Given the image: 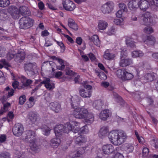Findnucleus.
<instances>
[{
	"label": "nucleus",
	"mask_w": 158,
	"mask_h": 158,
	"mask_svg": "<svg viewBox=\"0 0 158 158\" xmlns=\"http://www.w3.org/2000/svg\"><path fill=\"white\" fill-rule=\"evenodd\" d=\"M107 127L103 126L100 130L98 135L101 138L106 136L108 133V138L111 143L114 145H119L124 142L127 139L126 133L123 131L113 130L109 133Z\"/></svg>",
	"instance_id": "obj_1"
},
{
	"label": "nucleus",
	"mask_w": 158,
	"mask_h": 158,
	"mask_svg": "<svg viewBox=\"0 0 158 158\" xmlns=\"http://www.w3.org/2000/svg\"><path fill=\"white\" fill-rule=\"evenodd\" d=\"M21 135L22 140L29 143L30 148L32 151L36 152L39 151V146L35 143L36 137L35 131L31 130L26 131L23 132Z\"/></svg>",
	"instance_id": "obj_2"
},
{
	"label": "nucleus",
	"mask_w": 158,
	"mask_h": 158,
	"mask_svg": "<svg viewBox=\"0 0 158 158\" xmlns=\"http://www.w3.org/2000/svg\"><path fill=\"white\" fill-rule=\"evenodd\" d=\"M77 126L79 123L76 121H70L67 122L64 125L60 124L56 125L54 128V131L56 136H60L64 133H68L70 131H72L73 129V126Z\"/></svg>",
	"instance_id": "obj_3"
},
{
	"label": "nucleus",
	"mask_w": 158,
	"mask_h": 158,
	"mask_svg": "<svg viewBox=\"0 0 158 158\" xmlns=\"http://www.w3.org/2000/svg\"><path fill=\"white\" fill-rule=\"evenodd\" d=\"M88 112V110L84 107H77L73 112V116L78 119H83L87 115Z\"/></svg>",
	"instance_id": "obj_4"
},
{
	"label": "nucleus",
	"mask_w": 158,
	"mask_h": 158,
	"mask_svg": "<svg viewBox=\"0 0 158 158\" xmlns=\"http://www.w3.org/2000/svg\"><path fill=\"white\" fill-rule=\"evenodd\" d=\"M34 20L30 17H24L20 19V29H27L32 27Z\"/></svg>",
	"instance_id": "obj_5"
},
{
	"label": "nucleus",
	"mask_w": 158,
	"mask_h": 158,
	"mask_svg": "<svg viewBox=\"0 0 158 158\" xmlns=\"http://www.w3.org/2000/svg\"><path fill=\"white\" fill-rule=\"evenodd\" d=\"M140 23L145 25H151L153 24V19L151 14L146 12L142 15L140 18Z\"/></svg>",
	"instance_id": "obj_6"
},
{
	"label": "nucleus",
	"mask_w": 158,
	"mask_h": 158,
	"mask_svg": "<svg viewBox=\"0 0 158 158\" xmlns=\"http://www.w3.org/2000/svg\"><path fill=\"white\" fill-rule=\"evenodd\" d=\"M117 76L123 80H130L132 78L133 76L128 73L126 69H119L116 72Z\"/></svg>",
	"instance_id": "obj_7"
},
{
	"label": "nucleus",
	"mask_w": 158,
	"mask_h": 158,
	"mask_svg": "<svg viewBox=\"0 0 158 158\" xmlns=\"http://www.w3.org/2000/svg\"><path fill=\"white\" fill-rule=\"evenodd\" d=\"M114 3L111 1L108 2L102 5L100 10L102 13L107 15L110 13L114 9Z\"/></svg>",
	"instance_id": "obj_8"
},
{
	"label": "nucleus",
	"mask_w": 158,
	"mask_h": 158,
	"mask_svg": "<svg viewBox=\"0 0 158 158\" xmlns=\"http://www.w3.org/2000/svg\"><path fill=\"white\" fill-rule=\"evenodd\" d=\"M141 37L142 39V40L140 41H142L148 45L155 44L156 46L158 47V40L156 41L155 37L152 35L146 36L145 35H143Z\"/></svg>",
	"instance_id": "obj_9"
},
{
	"label": "nucleus",
	"mask_w": 158,
	"mask_h": 158,
	"mask_svg": "<svg viewBox=\"0 0 158 158\" xmlns=\"http://www.w3.org/2000/svg\"><path fill=\"white\" fill-rule=\"evenodd\" d=\"M35 63H28L24 65V68L27 74L29 76L34 75L35 74V69L36 68Z\"/></svg>",
	"instance_id": "obj_10"
},
{
	"label": "nucleus",
	"mask_w": 158,
	"mask_h": 158,
	"mask_svg": "<svg viewBox=\"0 0 158 158\" xmlns=\"http://www.w3.org/2000/svg\"><path fill=\"white\" fill-rule=\"evenodd\" d=\"M8 12L14 19H18L20 16V7L19 9L15 6H11L8 9Z\"/></svg>",
	"instance_id": "obj_11"
},
{
	"label": "nucleus",
	"mask_w": 158,
	"mask_h": 158,
	"mask_svg": "<svg viewBox=\"0 0 158 158\" xmlns=\"http://www.w3.org/2000/svg\"><path fill=\"white\" fill-rule=\"evenodd\" d=\"M78 126H75V125L73 126V129L72 131L74 133H78V134L80 133L86 134L88 132L89 130L88 127L87 125H85L82 127L80 128L79 127L80 125V123Z\"/></svg>",
	"instance_id": "obj_12"
},
{
	"label": "nucleus",
	"mask_w": 158,
	"mask_h": 158,
	"mask_svg": "<svg viewBox=\"0 0 158 158\" xmlns=\"http://www.w3.org/2000/svg\"><path fill=\"white\" fill-rule=\"evenodd\" d=\"M62 3L64 8L66 10L73 11L75 8V4L70 0H64Z\"/></svg>",
	"instance_id": "obj_13"
},
{
	"label": "nucleus",
	"mask_w": 158,
	"mask_h": 158,
	"mask_svg": "<svg viewBox=\"0 0 158 158\" xmlns=\"http://www.w3.org/2000/svg\"><path fill=\"white\" fill-rule=\"evenodd\" d=\"M102 150L104 154L109 155L114 152V147L111 144L104 145L102 147Z\"/></svg>",
	"instance_id": "obj_14"
},
{
	"label": "nucleus",
	"mask_w": 158,
	"mask_h": 158,
	"mask_svg": "<svg viewBox=\"0 0 158 158\" xmlns=\"http://www.w3.org/2000/svg\"><path fill=\"white\" fill-rule=\"evenodd\" d=\"M111 115V111L108 109H105L102 110L99 114V116L102 120L105 121Z\"/></svg>",
	"instance_id": "obj_15"
},
{
	"label": "nucleus",
	"mask_w": 158,
	"mask_h": 158,
	"mask_svg": "<svg viewBox=\"0 0 158 158\" xmlns=\"http://www.w3.org/2000/svg\"><path fill=\"white\" fill-rule=\"evenodd\" d=\"M21 78L22 83L23 85L22 86L20 87V89H25L28 86H30L32 82L31 80L27 79L23 76H22Z\"/></svg>",
	"instance_id": "obj_16"
},
{
	"label": "nucleus",
	"mask_w": 158,
	"mask_h": 158,
	"mask_svg": "<svg viewBox=\"0 0 158 158\" xmlns=\"http://www.w3.org/2000/svg\"><path fill=\"white\" fill-rule=\"evenodd\" d=\"M155 76L153 73L145 74L141 77V80H143V82H149L153 81Z\"/></svg>",
	"instance_id": "obj_17"
},
{
	"label": "nucleus",
	"mask_w": 158,
	"mask_h": 158,
	"mask_svg": "<svg viewBox=\"0 0 158 158\" xmlns=\"http://www.w3.org/2000/svg\"><path fill=\"white\" fill-rule=\"evenodd\" d=\"M122 56V55H121V58L119 62V64L121 66L124 67L133 64V61L131 59H125L123 58Z\"/></svg>",
	"instance_id": "obj_18"
},
{
	"label": "nucleus",
	"mask_w": 158,
	"mask_h": 158,
	"mask_svg": "<svg viewBox=\"0 0 158 158\" xmlns=\"http://www.w3.org/2000/svg\"><path fill=\"white\" fill-rule=\"evenodd\" d=\"M41 83L44 85V86L46 88L50 90L54 88V84L51 81L50 79L49 78H46L44 79L43 81L41 82Z\"/></svg>",
	"instance_id": "obj_19"
},
{
	"label": "nucleus",
	"mask_w": 158,
	"mask_h": 158,
	"mask_svg": "<svg viewBox=\"0 0 158 158\" xmlns=\"http://www.w3.org/2000/svg\"><path fill=\"white\" fill-rule=\"evenodd\" d=\"M19 53V52H18V54H16L15 52H10L6 55V58L9 60L14 58L15 61H17L20 60V57L18 56V54Z\"/></svg>",
	"instance_id": "obj_20"
},
{
	"label": "nucleus",
	"mask_w": 158,
	"mask_h": 158,
	"mask_svg": "<svg viewBox=\"0 0 158 158\" xmlns=\"http://www.w3.org/2000/svg\"><path fill=\"white\" fill-rule=\"evenodd\" d=\"M85 123L87 124H91L94 120L93 114L91 112H88L87 115L83 118Z\"/></svg>",
	"instance_id": "obj_21"
},
{
	"label": "nucleus",
	"mask_w": 158,
	"mask_h": 158,
	"mask_svg": "<svg viewBox=\"0 0 158 158\" xmlns=\"http://www.w3.org/2000/svg\"><path fill=\"white\" fill-rule=\"evenodd\" d=\"M49 106L52 110L56 113L59 112L61 110L60 105L56 102H51Z\"/></svg>",
	"instance_id": "obj_22"
},
{
	"label": "nucleus",
	"mask_w": 158,
	"mask_h": 158,
	"mask_svg": "<svg viewBox=\"0 0 158 158\" xmlns=\"http://www.w3.org/2000/svg\"><path fill=\"white\" fill-rule=\"evenodd\" d=\"M140 0H131L128 3V8L131 10L139 7Z\"/></svg>",
	"instance_id": "obj_23"
},
{
	"label": "nucleus",
	"mask_w": 158,
	"mask_h": 158,
	"mask_svg": "<svg viewBox=\"0 0 158 158\" xmlns=\"http://www.w3.org/2000/svg\"><path fill=\"white\" fill-rule=\"evenodd\" d=\"M139 5V7L143 11L148 9L150 6L149 2L146 0H140Z\"/></svg>",
	"instance_id": "obj_24"
},
{
	"label": "nucleus",
	"mask_w": 158,
	"mask_h": 158,
	"mask_svg": "<svg viewBox=\"0 0 158 158\" xmlns=\"http://www.w3.org/2000/svg\"><path fill=\"white\" fill-rule=\"evenodd\" d=\"M80 95L84 98H89L92 95V92L89 90L84 89H81L79 90Z\"/></svg>",
	"instance_id": "obj_25"
},
{
	"label": "nucleus",
	"mask_w": 158,
	"mask_h": 158,
	"mask_svg": "<svg viewBox=\"0 0 158 158\" xmlns=\"http://www.w3.org/2000/svg\"><path fill=\"white\" fill-rule=\"evenodd\" d=\"M31 11L27 6H20V14L23 16H29L31 15Z\"/></svg>",
	"instance_id": "obj_26"
},
{
	"label": "nucleus",
	"mask_w": 158,
	"mask_h": 158,
	"mask_svg": "<svg viewBox=\"0 0 158 158\" xmlns=\"http://www.w3.org/2000/svg\"><path fill=\"white\" fill-rule=\"evenodd\" d=\"M61 142L60 139L54 138L52 139L50 141V145L53 148H57L59 146Z\"/></svg>",
	"instance_id": "obj_27"
},
{
	"label": "nucleus",
	"mask_w": 158,
	"mask_h": 158,
	"mask_svg": "<svg viewBox=\"0 0 158 158\" xmlns=\"http://www.w3.org/2000/svg\"><path fill=\"white\" fill-rule=\"evenodd\" d=\"M144 53L140 50H136L133 51L131 53V57L133 58L142 57L144 56Z\"/></svg>",
	"instance_id": "obj_28"
},
{
	"label": "nucleus",
	"mask_w": 158,
	"mask_h": 158,
	"mask_svg": "<svg viewBox=\"0 0 158 158\" xmlns=\"http://www.w3.org/2000/svg\"><path fill=\"white\" fill-rule=\"evenodd\" d=\"M86 141V138L82 135H80L75 138V143L76 144L81 145Z\"/></svg>",
	"instance_id": "obj_29"
},
{
	"label": "nucleus",
	"mask_w": 158,
	"mask_h": 158,
	"mask_svg": "<svg viewBox=\"0 0 158 158\" xmlns=\"http://www.w3.org/2000/svg\"><path fill=\"white\" fill-rule=\"evenodd\" d=\"M103 104V102L99 99L94 101L93 102V106L96 109L99 110L102 109Z\"/></svg>",
	"instance_id": "obj_30"
},
{
	"label": "nucleus",
	"mask_w": 158,
	"mask_h": 158,
	"mask_svg": "<svg viewBox=\"0 0 158 158\" xmlns=\"http://www.w3.org/2000/svg\"><path fill=\"white\" fill-rule=\"evenodd\" d=\"M28 116L30 120L32 123H35L37 122L38 120L37 115L34 112H29Z\"/></svg>",
	"instance_id": "obj_31"
},
{
	"label": "nucleus",
	"mask_w": 158,
	"mask_h": 158,
	"mask_svg": "<svg viewBox=\"0 0 158 158\" xmlns=\"http://www.w3.org/2000/svg\"><path fill=\"white\" fill-rule=\"evenodd\" d=\"M68 25L71 28L74 30L77 31L78 29V27L75 21L72 18H69L68 20Z\"/></svg>",
	"instance_id": "obj_32"
},
{
	"label": "nucleus",
	"mask_w": 158,
	"mask_h": 158,
	"mask_svg": "<svg viewBox=\"0 0 158 158\" xmlns=\"http://www.w3.org/2000/svg\"><path fill=\"white\" fill-rule=\"evenodd\" d=\"M115 56V55L113 53H111L109 50H106L105 52L103 55L104 58L108 60H112Z\"/></svg>",
	"instance_id": "obj_33"
},
{
	"label": "nucleus",
	"mask_w": 158,
	"mask_h": 158,
	"mask_svg": "<svg viewBox=\"0 0 158 158\" xmlns=\"http://www.w3.org/2000/svg\"><path fill=\"white\" fill-rule=\"evenodd\" d=\"M89 39L93 41L94 44L97 46H100V42L99 37L97 35H94L92 37H89Z\"/></svg>",
	"instance_id": "obj_34"
},
{
	"label": "nucleus",
	"mask_w": 158,
	"mask_h": 158,
	"mask_svg": "<svg viewBox=\"0 0 158 158\" xmlns=\"http://www.w3.org/2000/svg\"><path fill=\"white\" fill-rule=\"evenodd\" d=\"M98 28L99 30L106 29L108 26L107 23L105 21L99 20L98 22Z\"/></svg>",
	"instance_id": "obj_35"
},
{
	"label": "nucleus",
	"mask_w": 158,
	"mask_h": 158,
	"mask_svg": "<svg viewBox=\"0 0 158 158\" xmlns=\"http://www.w3.org/2000/svg\"><path fill=\"white\" fill-rule=\"evenodd\" d=\"M72 103H71L72 107L74 108H76L79 106V99L77 96L72 97L71 99Z\"/></svg>",
	"instance_id": "obj_36"
},
{
	"label": "nucleus",
	"mask_w": 158,
	"mask_h": 158,
	"mask_svg": "<svg viewBox=\"0 0 158 158\" xmlns=\"http://www.w3.org/2000/svg\"><path fill=\"white\" fill-rule=\"evenodd\" d=\"M127 46L131 48L136 47L135 43L133 40L130 37H127L125 40Z\"/></svg>",
	"instance_id": "obj_37"
},
{
	"label": "nucleus",
	"mask_w": 158,
	"mask_h": 158,
	"mask_svg": "<svg viewBox=\"0 0 158 158\" xmlns=\"http://www.w3.org/2000/svg\"><path fill=\"white\" fill-rule=\"evenodd\" d=\"M112 95L116 102L119 103L121 105L123 103L124 101L123 99L117 93L113 92L112 93Z\"/></svg>",
	"instance_id": "obj_38"
},
{
	"label": "nucleus",
	"mask_w": 158,
	"mask_h": 158,
	"mask_svg": "<svg viewBox=\"0 0 158 158\" xmlns=\"http://www.w3.org/2000/svg\"><path fill=\"white\" fill-rule=\"evenodd\" d=\"M41 129L42 130L43 134L46 136H48L49 135L50 133V131L51 129L46 125L43 126Z\"/></svg>",
	"instance_id": "obj_39"
},
{
	"label": "nucleus",
	"mask_w": 158,
	"mask_h": 158,
	"mask_svg": "<svg viewBox=\"0 0 158 158\" xmlns=\"http://www.w3.org/2000/svg\"><path fill=\"white\" fill-rule=\"evenodd\" d=\"M144 94L142 93H140L139 94L138 92L132 93V95L133 98L137 101H140L141 98H143L144 97H143Z\"/></svg>",
	"instance_id": "obj_40"
},
{
	"label": "nucleus",
	"mask_w": 158,
	"mask_h": 158,
	"mask_svg": "<svg viewBox=\"0 0 158 158\" xmlns=\"http://www.w3.org/2000/svg\"><path fill=\"white\" fill-rule=\"evenodd\" d=\"M58 62L59 63V65H57L56 68L57 69L62 70L64 69L65 67V63L64 61L61 59H58Z\"/></svg>",
	"instance_id": "obj_41"
},
{
	"label": "nucleus",
	"mask_w": 158,
	"mask_h": 158,
	"mask_svg": "<svg viewBox=\"0 0 158 158\" xmlns=\"http://www.w3.org/2000/svg\"><path fill=\"white\" fill-rule=\"evenodd\" d=\"M84 152V150L81 151H78L72 155L71 158H83L82 155Z\"/></svg>",
	"instance_id": "obj_42"
},
{
	"label": "nucleus",
	"mask_w": 158,
	"mask_h": 158,
	"mask_svg": "<svg viewBox=\"0 0 158 158\" xmlns=\"http://www.w3.org/2000/svg\"><path fill=\"white\" fill-rule=\"evenodd\" d=\"M12 131L14 135L19 136L20 133V127H17L15 124L12 129Z\"/></svg>",
	"instance_id": "obj_43"
},
{
	"label": "nucleus",
	"mask_w": 158,
	"mask_h": 158,
	"mask_svg": "<svg viewBox=\"0 0 158 158\" xmlns=\"http://www.w3.org/2000/svg\"><path fill=\"white\" fill-rule=\"evenodd\" d=\"M10 1L9 0H0V7H4L9 5Z\"/></svg>",
	"instance_id": "obj_44"
},
{
	"label": "nucleus",
	"mask_w": 158,
	"mask_h": 158,
	"mask_svg": "<svg viewBox=\"0 0 158 158\" xmlns=\"http://www.w3.org/2000/svg\"><path fill=\"white\" fill-rule=\"evenodd\" d=\"M114 24L118 25H123L124 23L123 18L115 19L114 20Z\"/></svg>",
	"instance_id": "obj_45"
},
{
	"label": "nucleus",
	"mask_w": 158,
	"mask_h": 158,
	"mask_svg": "<svg viewBox=\"0 0 158 158\" xmlns=\"http://www.w3.org/2000/svg\"><path fill=\"white\" fill-rule=\"evenodd\" d=\"M143 31L146 34H150L152 33L154 31L152 27H145L143 30Z\"/></svg>",
	"instance_id": "obj_46"
},
{
	"label": "nucleus",
	"mask_w": 158,
	"mask_h": 158,
	"mask_svg": "<svg viewBox=\"0 0 158 158\" xmlns=\"http://www.w3.org/2000/svg\"><path fill=\"white\" fill-rule=\"evenodd\" d=\"M134 148V147L132 144H129L127 145L125 148V150L127 153H130L132 152Z\"/></svg>",
	"instance_id": "obj_47"
},
{
	"label": "nucleus",
	"mask_w": 158,
	"mask_h": 158,
	"mask_svg": "<svg viewBox=\"0 0 158 158\" xmlns=\"http://www.w3.org/2000/svg\"><path fill=\"white\" fill-rule=\"evenodd\" d=\"M149 154V150L147 148H144L143 149L142 156L144 157H147Z\"/></svg>",
	"instance_id": "obj_48"
},
{
	"label": "nucleus",
	"mask_w": 158,
	"mask_h": 158,
	"mask_svg": "<svg viewBox=\"0 0 158 158\" xmlns=\"http://www.w3.org/2000/svg\"><path fill=\"white\" fill-rule=\"evenodd\" d=\"M11 75L13 76L12 79L15 80L12 83V86L14 88L16 89L18 87L19 85V82L15 80V77L13 74L12 73L11 74Z\"/></svg>",
	"instance_id": "obj_49"
},
{
	"label": "nucleus",
	"mask_w": 158,
	"mask_h": 158,
	"mask_svg": "<svg viewBox=\"0 0 158 158\" xmlns=\"http://www.w3.org/2000/svg\"><path fill=\"white\" fill-rule=\"evenodd\" d=\"M115 28L114 27H111L108 29L107 34L110 35H114L115 34Z\"/></svg>",
	"instance_id": "obj_50"
},
{
	"label": "nucleus",
	"mask_w": 158,
	"mask_h": 158,
	"mask_svg": "<svg viewBox=\"0 0 158 158\" xmlns=\"http://www.w3.org/2000/svg\"><path fill=\"white\" fill-rule=\"evenodd\" d=\"M119 8L124 12H127V9L126 6L124 3L123 2L120 3L118 5Z\"/></svg>",
	"instance_id": "obj_51"
},
{
	"label": "nucleus",
	"mask_w": 158,
	"mask_h": 158,
	"mask_svg": "<svg viewBox=\"0 0 158 158\" xmlns=\"http://www.w3.org/2000/svg\"><path fill=\"white\" fill-rule=\"evenodd\" d=\"M10 156L7 152H2L0 153V158H10Z\"/></svg>",
	"instance_id": "obj_52"
},
{
	"label": "nucleus",
	"mask_w": 158,
	"mask_h": 158,
	"mask_svg": "<svg viewBox=\"0 0 158 158\" xmlns=\"http://www.w3.org/2000/svg\"><path fill=\"white\" fill-rule=\"evenodd\" d=\"M98 75L100 78L102 80H105L107 78L106 75L103 72H100L98 73Z\"/></svg>",
	"instance_id": "obj_53"
},
{
	"label": "nucleus",
	"mask_w": 158,
	"mask_h": 158,
	"mask_svg": "<svg viewBox=\"0 0 158 158\" xmlns=\"http://www.w3.org/2000/svg\"><path fill=\"white\" fill-rule=\"evenodd\" d=\"M150 144L152 146L154 147L155 145H156V144L158 142V139L156 138H153L151 139L150 142Z\"/></svg>",
	"instance_id": "obj_54"
},
{
	"label": "nucleus",
	"mask_w": 158,
	"mask_h": 158,
	"mask_svg": "<svg viewBox=\"0 0 158 158\" xmlns=\"http://www.w3.org/2000/svg\"><path fill=\"white\" fill-rule=\"evenodd\" d=\"M146 101L148 103V105H151L153 104L154 101L153 98L150 96L146 98Z\"/></svg>",
	"instance_id": "obj_55"
},
{
	"label": "nucleus",
	"mask_w": 158,
	"mask_h": 158,
	"mask_svg": "<svg viewBox=\"0 0 158 158\" xmlns=\"http://www.w3.org/2000/svg\"><path fill=\"white\" fill-rule=\"evenodd\" d=\"M122 55V57H123V58H125V57H126L127 56V52L125 48L122 49L121 52V58Z\"/></svg>",
	"instance_id": "obj_56"
},
{
	"label": "nucleus",
	"mask_w": 158,
	"mask_h": 158,
	"mask_svg": "<svg viewBox=\"0 0 158 158\" xmlns=\"http://www.w3.org/2000/svg\"><path fill=\"white\" fill-rule=\"evenodd\" d=\"M1 62L5 66V68H7L8 67L10 66V65L9 64L8 62H7L5 59H2L1 60Z\"/></svg>",
	"instance_id": "obj_57"
},
{
	"label": "nucleus",
	"mask_w": 158,
	"mask_h": 158,
	"mask_svg": "<svg viewBox=\"0 0 158 158\" xmlns=\"http://www.w3.org/2000/svg\"><path fill=\"white\" fill-rule=\"evenodd\" d=\"M67 69H66V74L68 75L72 76L74 75L75 73L73 71L67 69V67H66Z\"/></svg>",
	"instance_id": "obj_58"
},
{
	"label": "nucleus",
	"mask_w": 158,
	"mask_h": 158,
	"mask_svg": "<svg viewBox=\"0 0 158 158\" xmlns=\"http://www.w3.org/2000/svg\"><path fill=\"white\" fill-rule=\"evenodd\" d=\"M11 106V104L10 103L7 102L5 103L3 105V108L6 111L8 110V108L10 107Z\"/></svg>",
	"instance_id": "obj_59"
},
{
	"label": "nucleus",
	"mask_w": 158,
	"mask_h": 158,
	"mask_svg": "<svg viewBox=\"0 0 158 158\" xmlns=\"http://www.w3.org/2000/svg\"><path fill=\"white\" fill-rule=\"evenodd\" d=\"M6 139V137L5 135H1L0 136V142L3 143L5 142Z\"/></svg>",
	"instance_id": "obj_60"
},
{
	"label": "nucleus",
	"mask_w": 158,
	"mask_h": 158,
	"mask_svg": "<svg viewBox=\"0 0 158 158\" xmlns=\"http://www.w3.org/2000/svg\"><path fill=\"white\" fill-rule=\"evenodd\" d=\"M49 34V32L47 30H44L41 32V35L43 37L47 36H48Z\"/></svg>",
	"instance_id": "obj_61"
},
{
	"label": "nucleus",
	"mask_w": 158,
	"mask_h": 158,
	"mask_svg": "<svg viewBox=\"0 0 158 158\" xmlns=\"http://www.w3.org/2000/svg\"><path fill=\"white\" fill-rule=\"evenodd\" d=\"M123 11L122 10H118L116 13V15L117 17L120 18L122 16Z\"/></svg>",
	"instance_id": "obj_62"
},
{
	"label": "nucleus",
	"mask_w": 158,
	"mask_h": 158,
	"mask_svg": "<svg viewBox=\"0 0 158 158\" xmlns=\"http://www.w3.org/2000/svg\"><path fill=\"white\" fill-rule=\"evenodd\" d=\"M39 9L40 10H43L44 9V5L43 2L40 1L38 4Z\"/></svg>",
	"instance_id": "obj_63"
},
{
	"label": "nucleus",
	"mask_w": 158,
	"mask_h": 158,
	"mask_svg": "<svg viewBox=\"0 0 158 158\" xmlns=\"http://www.w3.org/2000/svg\"><path fill=\"white\" fill-rule=\"evenodd\" d=\"M26 101V96L24 95L20 96V104H23Z\"/></svg>",
	"instance_id": "obj_64"
}]
</instances>
